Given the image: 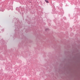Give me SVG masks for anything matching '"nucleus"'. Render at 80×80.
<instances>
[{"label":"nucleus","mask_w":80,"mask_h":80,"mask_svg":"<svg viewBox=\"0 0 80 80\" xmlns=\"http://www.w3.org/2000/svg\"><path fill=\"white\" fill-rule=\"evenodd\" d=\"M49 29L48 28H47L45 29L46 31H47Z\"/></svg>","instance_id":"1"},{"label":"nucleus","mask_w":80,"mask_h":80,"mask_svg":"<svg viewBox=\"0 0 80 80\" xmlns=\"http://www.w3.org/2000/svg\"><path fill=\"white\" fill-rule=\"evenodd\" d=\"M45 1L46 2V3H48V1H47V0H45Z\"/></svg>","instance_id":"2"}]
</instances>
